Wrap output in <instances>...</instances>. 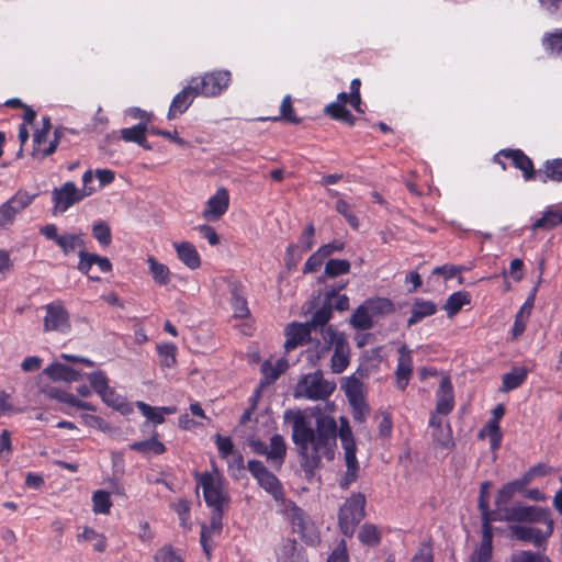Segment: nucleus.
Masks as SVG:
<instances>
[{"mask_svg":"<svg viewBox=\"0 0 562 562\" xmlns=\"http://www.w3.org/2000/svg\"><path fill=\"white\" fill-rule=\"evenodd\" d=\"M293 531L299 533L302 541L307 546H316L321 541L318 528L311 517L299 506L293 505L290 512Z\"/></svg>","mask_w":562,"mask_h":562,"instance_id":"nucleus-10","label":"nucleus"},{"mask_svg":"<svg viewBox=\"0 0 562 562\" xmlns=\"http://www.w3.org/2000/svg\"><path fill=\"white\" fill-rule=\"evenodd\" d=\"M513 562H551L550 559L541 552L522 550L513 555Z\"/></svg>","mask_w":562,"mask_h":562,"instance_id":"nucleus-58","label":"nucleus"},{"mask_svg":"<svg viewBox=\"0 0 562 562\" xmlns=\"http://www.w3.org/2000/svg\"><path fill=\"white\" fill-rule=\"evenodd\" d=\"M149 272L156 283L166 285L170 282V269L168 266L156 260L155 257L149 256L147 259Z\"/></svg>","mask_w":562,"mask_h":562,"instance_id":"nucleus-41","label":"nucleus"},{"mask_svg":"<svg viewBox=\"0 0 562 562\" xmlns=\"http://www.w3.org/2000/svg\"><path fill=\"white\" fill-rule=\"evenodd\" d=\"M292 415V440L297 448L301 458L300 464L305 477L312 480L315 470L319 468L322 458L334 459V446L336 445L337 432L345 450L346 473L340 482L342 488L351 483V427L347 417H340L338 430L335 418L319 416L316 419V430L307 423L305 416L300 412H285V419Z\"/></svg>","mask_w":562,"mask_h":562,"instance_id":"nucleus-1","label":"nucleus"},{"mask_svg":"<svg viewBox=\"0 0 562 562\" xmlns=\"http://www.w3.org/2000/svg\"><path fill=\"white\" fill-rule=\"evenodd\" d=\"M528 370L525 367H514L502 378L503 392H509L519 387L527 379Z\"/></svg>","mask_w":562,"mask_h":562,"instance_id":"nucleus-37","label":"nucleus"},{"mask_svg":"<svg viewBox=\"0 0 562 562\" xmlns=\"http://www.w3.org/2000/svg\"><path fill=\"white\" fill-rule=\"evenodd\" d=\"M100 396H101L102 401H103L106 405H109V406H111V407H113V408H115V409H120V408L123 406V404H124V398H123L122 396H120V395L115 392V390H114V389H112V387H110V386H109V389H108L105 392H103Z\"/></svg>","mask_w":562,"mask_h":562,"instance_id":"nucleus-63","label":"nucleus"},{"mask_svg":"<svg viewBox=\"0 0 562 562\" xmlns=\"http://www.w3.org/2000/svg\"><path fill=\"white\" fill-rule=\"evenodd\" d=\"M429 426L432 428L431 437L434 443L442 449L450 450L454 447L452 430L448 423L443 424L442 419L432 413L429 419Z\"/></svg>","mask_w":562,"mask_h":562,"instance_id":"nucleus-17","label":"nucleus"},{"mask_svg":"<svg viewBox=\"0 0 562 562\" xmlns=\"http://www.w3.org/2000/svg\"><path fill=\"white\" fill-rule=\"evenodd\" d=\"M91 193L92 189L80 191L72 181L65 182L60 188H54L52 191L54 214L65 213L70 206L80 202Z\"/></svg>","mask_w":562,"mask_h":562,"instance_id":"nucleus-11","label":"nucleus"},{"mask_svg":"<svg viewBox=\"0 0 562 562\" xmlns=\"http://www.w3.org/2000/svg\"><path fill=\"white\" fill-rule=\"evenodd\" d=\"M46 315L44 317L45 331L67 333L71 325L69 313L60 301H55L45 306Z\"/></svg>","mask_w":562,"mask_h":562,"instance_id":"nucleus-13","label":"nucleus"},{"mask_svg":"<svg viewBox=\"0 0 562 562\" xmlns=\"http://www.w3.org/2000/svg\"><path fill=\"white\" fill-rule=\"evenodd\" d=\"M288 360L284 358L277 360L276 364H271L270 361H265L261 364L263 379L260 381V386L266 387L273 383L288 369Z\"/></svg>","mask_w":562,"mask_h":562,"instance_id":"nucleus-32","label":"nucleus"},{"mask_svg":"<svg viewBox=\"0 0 562 562\" xmlns=\"http://www.w3.org/2000/svg\"><path fill=\"white\" fill-rule=\"evenodd\" d=\"M215 443L217 446L218 454L223 459L227 458L234 451L233 440L228 436L217 434L215 436Z\"/></svg>","mask_w":562,"mask_h":562,"instance_id":"nucleus-60","label":"nucleus"},{"mask_svg":"<svg viewBox=\"0 0 562 562\" xmlns=\"http://www.w3.org/2000/svg\"><path fill=\"white\" fill-rule=\"evenodd\" d=\"M497 156L510 159L514 167L521 170L524 179L529 181L536 177L532 160L521 149H502Z\"/></svg>","mask_w":562,"mask_h":562,"instance_id":"nucleus-20","label":"nucleus"},{"mask_svg":"<svg viewBox=\"0 0 562 562\" xmlns=\"http://www.w3.org/2000/svg\"><path fill=\"white\" fill-rule=\"evenodd\" d=\"M315 227L312 223L307 224L301 233L299 240L294 246H299V249L303 252L310 251L314 246Z\"/></svg>","mask_w":562,"mask_h":562,"instance_id":"nucleus-54","label":"nucleus"},{"mask_svg":"<svg viewBox=\"0 0 562 562\" xmlns=\"http://www.w3.org/2000/svg\"><path fill=\"white\" fill-rule=\"evenodd\" d=\"M501 512L503 513L501 519H504V521L544 524L547 526V535L553 533L554 521L549 508L517 504L510 507L505 506Z\"/></svg>","mask_w":562,"mask_h":562,"instance_id":"nucleus-3","label":"nucleus"},{"mask_svg":"<svg viewBox=\"0 0 562 562\" xmlns=\"http://www.w3.org/2000/svg\"><path fill=\"white\" fill-rule=\"evenodd\" d=\"M232 81V74L228 70H214L205 72L201 77H192V83L195 93L205 98L220 95Z\"/></svg>","mask_w":562,"mask_h":562,"instance_id":"nucleus-6","label":"nucleus"},{"mask_svg":"<svg viewBox=\"0 0 562 562\" xmlns=\"http://www.w3.org/2000/svg\"><path fill=\"white\" fill-rule=\"evenodd\" d=\"M175 512L179 516L180 522L182 527H187L188 520L190 519L191 504L189 501L181 498L179 499L175 506Z\"/></svg>","mask_w":562,"mask_h":562,"instance_id":"nucleus-62","label":"nucleus"},{"mask_svg":"<svg viewBox=\"0 0 562 562\" xmlns=\"http://www.w3.org/2000/svg\"><path fill=\"white\" fill-rule=\"evenodd\" d=\"M503 513L487 512L481 514L482 517V540L480 547L472 553L469 562H492L493 554V528L492 521L502 520Z\"/></svg>","mask_w":562,"mask_h":562,"instance_id":"nucleus-8","label":"nucleus"},{"mask_svg":"<svg viewBox=\"0 0 562 562\" xmlns=\"http://www.w3.org/2000/svg\"><path fill=\"white\" fill-rule=\"evenodd\" d=\"M178 259L189 269L201 267V257L195 246L190 241L173 243Z\"/></svg>","mask_w":562,"mask_h":562,"instance_id":"nucleus-26","label":"nucleus"},{"mask_svg":"<svg viewBox=\"0 0 562 562\" xmlns=\"http://www.w3.org/2000/svg\"><path fill=\"white\" fill-rule=\"evenodd\" d=\"M510 531L517 540L531 542L537 548H543L547 543V539L551 537V535H547V528L541 530L524 525L510 526Z\"/></svg>","mask_w":562,"mask_h":562,"instance_id":"nucleus-21","label":"nucleus"},{"mask_svg":"<svg viewBox=\"0 0 562 562\" xmlns=\"http://www.w3.org/2000/svg\"><path fill=\"white\" fill-rule=\"evenodd\" d=\"M383 347H374L370 350H364L359 357V366L356 370V373L359 378H368L371 374L375 373L381 362L383 361V356L381 355Z\"/></svg>","mask_w":562,"mask_h":562,"instance_id":"nucleus-18","label":"nucleus"},{"mask_svg":"<svg viewBox=\"0 0 562 562\" xmlns=\"http://www.w3.org/2000/svg\"><path fill=\"white\" fill-rule=\"evenodd\" d=\"M155 562H183L181 555L171 544H165L154 555Z\"/></svg>","mask_w":562,"mask_h":562,"instance_id":"nucleus-55","label":"nucleus"},{"mask_svg":"<svg viewBox=\"0 0 562 562\" xmlns=\"http://www.w3.org/2000/svg\"><path fill=\"white\" fill-rule=\"evenodd\" d=\"M148 133L155 136H162L165 138H168L181 147H187L189 145V143L186 139L178 135V132L176 130L171 132L151 126L148 127Z\"/></svg>","mask_w":562,"mask_h":562,"instance_id":"nucleus-59","label":"nucleus"},{"mask_svg":"<svg viewBox=\"0 0 562 562\" xmlns=\"http://www.w3.org/2000/svg\"><path fill=\"white\" fill-rule=\"evenodd\" d=\"M92 506L95 514H109L112 502L109 492L98 490L92 495Z\"/></svg>","mask_w":562,"mask_h":562,"instance_id":"nucleus-47","label":"nucleus"},{"mask_svg":"<svg viewBox=\"0 0 562 562\" xmlns=\"http://www.w3.org/2000/svg\"><path fill=\"white\" fill-rule=\"evenodd\" d=\"M324 344L317 351V358H321L334 347L331 356V369L335 373L342 372L349 364L348 353H345L347 341L342 334L336 331L333 326H329L323 333Z\"/></svg>","mask_w":562,"mask_h":562,"instance_id":"nucleus-5","label":"nucleus"},{"mask_svg":"<svg viewBox=\"0 0 562 562\" xmlns=\"http://www.w3.org/2000/svg\"><path fill=\"white\" fill-rule=\"evenodd\" d=\"M338 525L341 532L350 537L351 536V502L346 499L344 505L340 507L338 513Z\"/></svg>","mask_w":562,"mask_h":562,"instance_id":"nucleus-52","label":"nucleus"},{"mask_svg":"<svg viewBox=\"0 0 562 562\" xmlns=\"http://www.w3.org/2000/svg\"><path fill=\"white\" fill-rule=\"evenodd\" d=\"M272 121H284L291 124H300L302 120L295 115L292 98L290 94L285 95L280 105V115L272 117Z\"/></svg>","mask_w":562,"mask_h":562,"instance_id":"nucleus-44","label":"nucleus"},{"mask_svg":"<svg viewBox=\"0 0 562 562\" xmlns=\"http://www.w3.org/2000/svg\"><path fill=\"white\" fill-rule=\"evenodd\" d=\"M247 470L257 480L259 486L269 493L276 501L284 498L283 486L280 480L270 472L259 460H249Z\"/></svg>","mask_w":562,"mask_h":562,"instance_id":"nucleus-9","label":"nucleus"},{"mask_svg":"<svg viewBox=\"0 0 562 562\" xmlns=\"http://www.w3.org/2000/svg\"><path fill=\"white\" fill-rule=\"evenodd\" d=\"M370 413V405L362 392V383L353 375V420L363 423Z\"/></svg>","mask_w":562,"mask_h":562,"instance_id":"nucleus-27","label":"nucleus"},{"mask_svg":"<svg viewBox=\"0 0 562 562\" xmlns=\"http://www.w3.org/2000/svg\"><path fill=\"white\" fill-rule=\"evenodd\" d=\"M345 285L346 283L339 284L327 291L324 304L313 313L311 321L307 322L313 330L321 328V333L323 334L329 327L327 326L325 328L333 314V299L338 296V292L344 289Z\"/></svg>","mask_w":562,"mask_h":562,"instance_id":"nucleus-14","label":"nucleus"},{"mask_svg":"<svg viewBox=\"0 0 562 562\" xmlns=\"http://www.w3.org/2000/svg\"><path fill=\"white\" fill-rule=\"evenodd\" d=\"M313 328L305 323H297L292 322L286 325L284 329L285 335V342H284V349L286 352H290L291 350L295 349L299 346H303L311 341V335H312Z\"/></svg>","mask_w":562,"mask_h":562,"instance_id":"nucleus-15","label":"nucleus"},{"mask_svg":"<svg viewBox=\"0 0 562 562\" xmlns=\"http://www.w3.org/2000/svg\"><path fill=\"white\" fill-rule=\"evenodd\" d=\"M40 234L46 239L53 240L63 251L65 256L72 252L77 247L85 248L86 244L81 238V234H58V228L55 224H47L40 228Z\"/></svg>","mask_w":562,"mask_h":562,"instance_id":"nucleus-12","label":"nucleus"},{"mask_svg":"<svg viewBox=\"0 0 562 562\" xmlns=\"http://www.w3.org/2000/svg\"><path fill=\"white\" fill-rule=\"evenodd\" d=\"M325 261V258L323 257L322 254H319V250L317 249L314 254H312L305 265H304V268H303V273L304 274H308V273H314V272H317L321 267L323 266Z\"/></svg>","mask_w":562,"mask_h":562,"instance_id":"nucleus-61","label":"nucleus"},{"mask_svg":"<svg viewBox=\"0 0 562 562\" xmlns=\"http://www.w3.org/2000/svg\"><path fill=\"white\" fill-rule=\"evenodd\" d=\"M453 408V390L451 381L445 376L440 381L437 391L436 413L441 415L449 414Z\"/></svg>","mask_w":562,"mask_h":562,"instance_id":"nucleus-25","label":"nucleus"},{"mask_svg":"<svg viewBox=\"0 0 562 562\" xmlns=\"http://www.w3.org/2000/svg\"><path fill=\"white\" fill-rule=\"evenodd\" d=\"M148 119L146 122H140L132 127L122 128L121 137L128 143L142 144L145 142V134L148 133Z\"/></svg>","mask_w":562,"mask_h":562,"instance_id":"nucleus-43","label":"nucleus"},{"mask_svg":"<svg viewBox=\"0 0 562 562\" xmlns=\"http://www.w3.org/2000/svg\"><path fill=\"white\" fill-rule=\"evenodd\" d=\"M530 480L524 473L519 479L514 480L507 484H505L499 491L497 498L495 501L496 507L498 510L505 507V505L510 501V498L519 492H522L526 486L530 484Z\"/></svg>","mask_w":562,"mask_h":562,"instance_id":"nucleus-24","label":"nucleus"},{"mask_svg":"<svg viewBox=\"0 0 562 562\" xmlns=\"http://www.w3.org/2000/svg\"><path fill=\"white\" fill-rule=\"evenodd\" d=\"M470 303V294L468 292H454L446 301L443 310L447 311L449 317L457 315L461 308Z\"/></svg>","mask_w":562,"mask_h":562,"instance_id":"nucleus-42","label":"nucleus"},{"mask_svg":"<svg viewBox=\"0 0 562 562\" xmlns=\"http://www.w3.org/2000/svg\"><path fill=\"white\" fill-rule=\"evenodd\" d=\"M137 408L140 413L155 425H160L165 422V415L176 413L175 406L154 407L145 402H137Z\"/></svg>","mask_w":562,"mask_h":562,"instance_id":"nucleus-33","label":"nucleus"},{"mask_svg":"<svg viewBox=\"0 0 562 562\" xmlns=\"http://www.w3.org/2000/svg\"><path fill=\"white\" fill-rule=\"evenodd\" d=\"M336 389L334 382L324 379L322 370L307 373L301 376L293 390L295 398H307L312 401L327 400Z\"/></svg>","mask_w":562,"mask_h":562,"instance_id":"nucleus-4","label":"nucleus"},{"mask_svg":"<svg viewBox=\"0 0 562 562\" xmlns=\"http://www.w3.org/2000/svg\"><path fill=\"white\" fill-rule=\"evenodd\" d=\"M79 262H78V270L88 277L89 280L91 281H100V277L98 276H91L89 272L92 268V266L94 265V254L92 252H89V251H86L85 248H82L79 254Z\"/></svg>","mask_w":562,"mask_h":562,"instance_id":"nucleus-48","label":"nucleus"},{"mask_svg":"<svg viewBox=\"0 0 562 562\" xmlns=\"http://www.w3.org/2000/svg\"><path fill=\"white\" fill-rule=\"evenodd\" d=\"M195 97H198V93L189 81V85L173 97L167 114L168 120H175L183 114L193 103Z\"/></svg>","mask_w":562,"mask_h":562,"instance_id":"nucleus-19","label":"nucleus"},{"mask_svg":"<svg viewBox=\"0 0 562 562\" xmlns=\"http://www.w3.org/2000/svg\"><path fill=\"white\" fill-rule=\"evenodd\" d=\"M357 540L367 549L378 548L382 541V530L375 524L364 522L357 529Z\"/></svg>","mask_w":562,"mask_h":562,"instance_id":"nucleus-22","label":"nucleus"},{"mask_svg":"<svg viewBox=\"0 0 562 562\" xmlns=\"http://www.w3.org/2000/svg\"><path fill=\"white\" fill-rule=\"evenodd\" d=\"M437 312V305L431 301L416 299L413 304L412 314L407 319V326L411 327L423 318L431 316Z\"/></svg>","mask_w":562,"mask_h":562,"instance_id":"nucleus-35","label":"nucleus"},{"mask_svg":"<svg viewBox=\"0 0 562 562\" xmlns=\"http://www.w3.org/2000/svg\"><path fill=\"white\" fill-rule=\"evenodd\" d=\"M44 372L53 380V381H65V382H74L78 381L81 378L79 371L74 368L60 363L54 362L49 364Z\"/></svg>","mask_w":562,"mask_h":562,"instance_id":"nucleus-29","label":"nucleus"},{"mask_svg":"<svg viewBox=\"0 0 562 562\" xmlns=\"http://www.w3.org/2000/svg\"><path fill=\"white\" fill-rule=\"evenodd\" d=\"M373 319L362 304L353 311V328L356 329L367 330L372 328Z\"/></svg>","mask_w":562,"mask_h":562,"instance_id":"nucleus-50","label":"nucleus"},{"mask_svg":"<svg viewBox=\"0 0 562 562\" xmlns=\"http://www.w3.org/2000/svg\"><path fill=\"white\" fill-rule=\"evenodd\" d=\"M248 446L255 453L266 456L267 460L277 469H280L285 460L286 445L283 437L279 434H274L270 438L269 447L256 437L248 438Z\"/></svg>","mask_w":562,"mask_h":562,"instance_id":"nucleus-7","label":"nucleus"},{"mask_svg":"<svg viewBox=\"0 0 562 562\" xmlns=\"http://www.w3.org/2000/svg\"><path fill=\"white\" fill-rule=\"evenodd\" d=\"M88 379L90 381L91 387L99 395L109 389L108 378L104 372L100 370L89 373Z\"/></svg>","mask_w":562,"mask_h":562,"instance_id":"nucleus-57","label":"nucleus"},{"mask_svg":"<svg viewBox=\"0 0 562 562\" xmlns=\"http://www.w3.org/2000/svg\"><path fill=\"white\" fill-rule=\"evenodd\" d=\"M303 251L299 249V246L290 244L285 249L284 265L289 271L296 269L299 262L302 259Z\"/></svg>","mask_w":562,"mask_h":562,"instance_id":"nucleus-56","label":"nucleus"},{"mask_svg":"<svg viewBox=\"0 0 562 562\" xmlns=\"http://www.w3.org/2000/svg\"><path fill=\"white\" fill-rule=\"evenodd\" d=\"M159 361L164 368H172L177 363V346L173 342L157 345Z\"/></svg>","mask_w":562,"mask_h":562,"instance_id":"nucleus-46","label":"nucleus"},{"mask_svg":"<svg viewBox=\"0 0 562 562\" xmlns=\"http://www.w3.org/2000/svg\"><path fill=\"white\" fill-rule=\"evenodd\" d=\"M229 206V194L227 189L220 188L216 193L212 195L206 202L204 215H212L213 218L217 220L223 216Z\"/></svg>","mask_w":562,"mask_h":562,"instance_id":"nucleus-23","label":"nucleus"},{"mask_svg":"<svg viewBox=\"0 0 562 562\" xmlns=\"http://www.w3.org/2000/svg\"><path fill=\"white\" fill-rule=\"evenodd\" d=\"M37 195L38 193H29L26 190L20 189L5 203L13 209L12 212L16 216L29 207Z\"/></svg>","mask_w":562,"mask_h":562,"instance_id":"nucleus-39","label":"nucleus"},{"mask_svg":"<svg viewBox=\"0 0 562 562\" xmlns=\"http://www.w3.org/2000/svg\"><path fill=\"white\" fill-rule=\"evenodd\" d=\"M362 305L373 318L384 316L394 312L393 302L386 297H370L367 299L362 303Z\"/></svg>","mask_w":562,"mask_h":562,"instance_id":"nucleus-34","label":"nucleus"},{"mask_svg":"<svg viewBox=\"0 0 562 562\" xmlns=\"http://www.w3.org/2000/svg\"><path fill=\"white\" fill-rule=\"evenodd\" d=\"M128 448L133 451H137L146 458L150 456H160L166 452V446L159 441L156 436H153L146 440L134 441L128 445Z\"/></svg>","mask_w":562,"mask_h":562,"instance_id":"nucleus-31","label":"nucleus"},{"mask_svg":"<svg viewBox=\"0 0 562 562\" xmlns=\"http://www.w3.org/2000/svg\"><path fill=\"white\" fill-rule=\"evenodd\" d=\"M537 288L533 289L531 295L526 300L524 305L519 308L515 316L514 326L512 328L513 338H518L521 336L526 329L527 321L531 314V310L533 307L535 302V293Z\"/></svg>","mask_w":562,"mask_h":562,"instance_id":"nucleus-30","label":"nucleus"},{"mask_svg":"<svg viewBox=\"0 0 562 562\" xmlns=\"http://www.w3.org/2000/svg\"><path fill=\"white\" fill-rule=\"evenodd\" d=\"M543 43L551 53H562V30L546 36Z\"/></svg>","mask_w":562,"mask_h":562,"instance_id":"nucleus-64","label":"nucleus"},{"mask_svg":"<svg viewBox=\"0 0 562 562\" xmlns=\"http://www.w3.org/2000/svg\"><path fill=\"white\" fill-rule=\"evenodd\" d=\"M562 224V209H549L543 215L538 218L532 225L531 229H552Z\"/></svg>","mask_w":562,"mask_h":562,"instance_id":"nucleus-38","label":"nucleus"},{"mask_svg":"<svg viewBox=\"0 0 562 562\" xmlns=\"http://www.w3.org/2000/svg\"><path fill=\"white\" fill-rule=\"evenodd\" d=\"M92 236L102 247H106L112 243L111 228L104 221H99L92 225Z\"/></svg>","mask_w":562,"mask_h":562,"instance_id":"nucleus-49","label":"nucleus"},{"mask_svg":"<svg viewBox=\"0 0 562 562\" xmlns=\"http://www.w3.org/2000/svg\"><path fill=\"white\" fill-rule=\"evenodd\" d=\"M231 294L234 316L238 318L247 317L249 315V308L245 296L241 295L237 289L232 290Z\"/></svg>","mask_w":562,"mask_h":562,"instance_id":"nucleus-53","label":"nucleus"},{"mask_svg":"<svg viewBox=\"0 0 562 562\" xmlns=\"http://www.w3.org/2000/svg\"><path fill=\"white\" fill-rule=\"evenodd\" d=\"M412 351L406 345L398 349L397 367L395 370V386L404 391L413 375Z\"/></svg>","mask_w":562,"mask_h":562,"instance_id":"nucleus-16","label":"nucleus"},{"mask_svg":"<svg viewBox=\"0 0 562 562\" xmlns=\"http://www.w3.org/2000/svg\"><path fill=\"white\" fill-rule=\"evenodd\" d=\"M537 175L543 183L548 180L562 182V158L547 160L542 168L536 172Z\"/></svg>","mask_w":562,"mask_h":562,"instance_id":"nucleus-36","label":"nucleus"},{"mask_svg":"<svg viewBox=\"0 0 562 562\" xmlns=\"http://www.w3.org/2000/svg\"><path fill=\"white\" fill-rule=\"evenodd\" d=\"M351 99V93L340 92L336 102L326 105L325 113L331 119L351 124V114L346 109V102Z\"/></svg>","mask_w":562,"mask_h":562,"instance_id":"nucleus-28","label":"nucleus"},{"mask_svg":"<svg viewBox=\"0 0 562 562\" xmlns=\"http://www.w3.org/2000/svg\"><path fill=\"white\" fill-rule=\"evenodd\" d=\"M198 487H202L204 502L211 510L210 525H201L200 543L207 558L211 557L212 544L209 542L213 536H220L223 529V516L231 497L225 488L222 475H213L205 471L195 474Z\"/></svg>","mask_w":562,"mask_h":562,"instance_id":"nucleus-2","label":"nucleus"},{"mask_svg":"<svg viewBox=\"0 0 562 562\" xmlns=\"http://www.w3.org/2000/svg\"><path fill=\"white\" fill-rule=\"evenodd\" d=\"M350 262L347 259H329L325 265L324 274L318 278V283H323L325 278H336L349 272Z\"/></svg>","mask_w":562,"mask_h":562,"instance_id":"nucleus-40","label":"nucleus"},{"mask_svg":"<svg viewBox=\"0 0 562 562\" xmlns=\"http://www.w3.org/2000/svg\"><path fill=\"white\" fill-rule=\"evenodd\" d=\"M434 541L431 538H426L418 544L409 562H434Z\"/></svg>","mask_w":562,"mask_h":562,"instance_id":"nucleus-45","label":"nucleus"},{"mask_svg":"<svg viewBox=\"0 0 562 562\" xmlns=\"http://www.w3.org/2000/svg\"><path fill=\"white\" fill-rule=\"evenodd\" d=\"M68 131V127L65 126H58L54 131V138L49 142L48 146L43 147L40 151L38 159H44L50 155H53L57 146L59 144H63V139L65 138L66 132Z\"/></svg>","mask_w":562,"mask_h":562,"instance_id":"nucleus-51","label":"nucleus"}]
</instances>
